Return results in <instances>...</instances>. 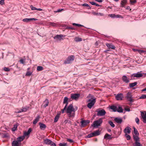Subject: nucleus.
Returning <instances> with one entry per match:
<instances>
[{
	"instance_id": "obj_42",
	"label": "nucleus",
	"mask_w": 146,
	"mask_h": 146,
	"mask_svg": "<svg viewBox=\"0 0 146 146\" xmlns=\"http://www.w3.org/2000/svg\"><path fill=\"white\" fill-rule=\"evenodd\" d=\"M94 137V133H91L88 134L87 136V137L88 138H90V137Z\"/></svg>"
},
{
	"instance_id": "obj_57",
	"label": "nucleus",
	"mask_w": 146,
	"mask_h": 146,
	"mask_svg": "<svg viewBox=\"0 0 146 146\" xmlns=\"http://www.w3.org/2000/svg\"><path fill=\"white\" fill-rule=\"evenodd\" d=\"M5 0H1L0 1V4L1 5H3L4 4Z\"/></svg>"
},
{
	"instance_id": "obj_19",
	"label": "nucleus",
	"mask_w": 146,
	"mask_h": 146,
	"mask_svg": "<svg viewBox=\"0 0 146 146\" xmlns=\"http://www.w3.org/2000/svg\"><path fill=\"white\" fill-rule=\"evenodd\" d=\"M39 125H40V129L42 130H44L46 127L45 124L42 123H39Z\"/></svg>"
},
{
	"instance_id": "obj_17",
	"label": "nucleus",
	"mask_w": 146,
	"mask_h": 146,
	"mask_svg": "<svg viewBox=\"0 0 146 146\" xmlns=\"http://www.w3.org/2000/svg\"><path fill=\"white\" fill-rule=\"evenodd\" d=\"M131 130V128L130 127H127L124 129V132L125 134H129Z\"/></svg>"
},
{
	"instance_id": "obj_62",
	"label": "nucleus",
	"mask_w": 146,
	"mask_h": 146,
	"mask_svg": "<svg viewBox=\"0 0 146 146\" xmlns=\"http://www.w3.org/2000/svg\"><path fill=\"white\" fill-rule=\"evenodd\" d=\"M90 3L92 5H96V3L93 1H90Z\"/></svg>"
},
{
	"instance_id": "obj_22",
	"label": "nucleus",
	"mask_w": 146,
	"mask_h": 146,
	"mask_svg": "<svg viewBox=\"0 0 146 146\" xmlns=\"http://www.w3.org/2000/svg\"><path fill=\"white\" fill-rule=\"evenodd\" d=\"M122 79L123 81L127 83L129 82V79L126 76H123L122 77Z\"/></svg>"
},
{
	"instance_id": "obj_1",
	"label": "nucleus",
	"mask_w": 146,
	"mask_h": 146,
	"mask_svg": "<svg viewBox=\"0 0 146 146\" xmlns=\"http://www.w3.org/2000/svg\"><path fill=\"white\" fill-rule=\"evenodd\" d=\"M77 110L73 108L72 104L69 105L67 108L66 110V113L70 119H73L75 115V111Z\"/></svg>"
},
{
	"instance_id": "obj_29",
	"label": "nucleus",
	"mask_w": 146,
	"mask_h": 146,
	"mask_svg": "<svg viewBox=\"0 0 146 146\" xmlns=\"http://www.w3.org/2000/svg\"><path fill=\"white\" fill-rule=\"evenodd\" d=\"M111 135L108 133H106L104 136V138L105 139H111Z\"/></svg>"
},
{
	"instance_id": "obj_33",
	"label": "nucleus",
	"mask_w": 146,
	"mask_h": 146,
	"mask_svg": "<svg viewBox=\"0 0 146 146\" xmlns=\"http://www.w3.org/2000/svg\"><path fill=\"white\" fill-rule=\"evenodd\" d=\"M137 84V82H135L132 83H131L129 84V87L131 88L135 86Z\"/></svg>"
},
{
	"instance_id": "obj_48",
	"label": "nucleus",
	"mask_w": 146,
	"mask_h": 146,
	"mask_svg": "<svg viewBox=\"0 0 146 146\" xmlns=\"http://www.w3.org/2000/svg\"><path fill=\"white\" fill-rule=\"evenodd\" d=\"M30 7L31 10H37V8L35 7H33V5H31Z\"/></svg>"
},
{
	"instance_id": "obj_35",
	"label": "nucleus",
	"mask_w": 146,
	"mask_h": 146,
	"mask_svg": "<svg viewBox=\"0 0 146 146\" xmlns=\"http://www.w3.org/2000/svg\"><path fill=\"white\" fill-rule=\"evenodd\" d=\"M117 111L119 112L122 113L123 112V110L121 107L119 106L117 108Z\"/></svg>"
},
{
	"instance_id": "obj_52",
	"label": "nucleus",
	"mask_w": 146,
	"mask_h": 146,
	"mask_svg": "<svg viewBox=\"0 0 146 146\" xmlns=\"http://www.w3.org/2000/svg\"><path fill=\"white\" fill-rule=\"evenodd\" d=\"M135 146H142V145L139 142H135Z\"/></svg>"
},
{
	"instance_id": "obj_49",
	"label": "nucleus",
	"mask_w": 146,
	"mask_h": 146,
	"mask_svg": "<svg viewBox=\"0 0 146 146\" xmlns=\"http://www.w3.org/2000/svg\"><path fill=\"white\" fill-rule=\"evenodd\" d=\"M32 72L30 71H28L27 72L26 76H30L32 74Z\"/></svg>"
},
{
	"instance_id": "obj_30",
	"label": "nucleus",
	"mask_w": 146,
	"mask_h": 146,
	"mask_svg": "<svg viewBox=\"0 0 146 146\" xmlns=\"http://www.w3.org/2000/svg\"><path fill=\"white\" fill-rule=\"evenodd\" d=\"M94 136H96L99 135L100 134V132L99 130H96L94 132Z\"/></svg>"
},
{
	"instance_id": "obj_23",
	"label": "nucleus",
	"mask_w": 146,
	"mask_h": 146,
	"mask_svg": "<svg viewBox=\"0 0 146 146\" xmlns=\"http://www.w3.org/2000/svg\"><path fill=\"white\" fill-rule=\"evenodd\" d=\"M29 108V107L28 106H26L25 107H22V108L21 109V112H25L27 111Z\"/></svg>"
},
{
	"instance_id": "obj_50",
	"label": "nucleus",
	"mask_w": 146,
	"mask_h": 146,
	"mask_svg": "<svg viewBox=\"0 0 146 146\" xmlns=\"http://www.w3.org/2000/svg\"><path fill=\"white\" fill-rule=\"evenodd\" d=\"M3 69L6 72H8L10 70V69L9 68L6 67H4Z\"/></svg>"
},
{
	"instance_id": "obj_28",
	"label": "nucleus",
	"mask_w": 146,
	"mask_h": 146,
	"mask_svg": "<svg viewBox=\"0 0 146 146\" xmlns=\"http://www.w3.org/2000/svg\"><path fill=\"white\" fill-rule=\"evenodd\" d=\"M60 115V114H58L55 117L54 120V122H56L58 121V119H59Z\"/></svg>"
},
{
	"instance_id": "obj_36",
	"label": "nucleus",
	"mask_w": 146,
	"mask_h": 146,
	"mask_svg": "<svg viewBox=\"0 0 146 146\" xmlns=\"http://www.w3.org/2000/svg\"><path fill=\"white\" fill-rule=\"evenodd\" d=\"M134 129V133L135 135H138L139 133L137 129L135 128V127H133Z\"/></svg>"
},
{
	"instance_id": "obj_34",
	"label": "nucleus",
	"mask_w": 146,
	"mask_h": 146,
	"mask_svg": "<svg viewBox=\"0 0 146 146\" xmlns=\"http://www.w3.org/2000/svg\"><path fill=\"white\" fill-rule=\"evenodd\" d=\"M117 108L115 106H112L110 107V108L113 111H116L117 110Z\"/></svg>"
},
{
	"instance_id": "obj_20",
	"label": "nucleus",
	"mask_w": 146,
	"mask_h": 146,
	"mask_svg": "<svg viewBox=\"0 0 146 146\" xmlns=\"http://www.w3.org/2000/svg\"><path fill=\"white\" fill-rule=\"evenodd\" d=\"M127 2V0H122L121 3V7H124L125 5L126 4Z\"/></svg>"
},
{
	"instance_id": "obj_43",
	"label": "nucleus",
	"mask_w": 146,
	"mask_h": 146,
	"mask_svg": "<svg viewBox=\"0 0 146 146\" xmlns=\"http://www.w3.org/2000/svg\"><path fill=\"white\" fill-rule=\"evenodd\" d=\"M64 9H58L57 11H54V12L55 13L60 12H61L62 11H64Z\"/></svg>"
},
{
	"instance_id": "obj_18",
	"label": "nucleus",
	"mask_w": 146,
	"mask_h": 146,
	"mask_svg": "<svg viewBox=\"0 0 146 146\" xmlns=\"http://www.w3.org/2000/svg\"><path fill=\"white\" fill-rule=\"evenodd\" d=\"M25 137L24 136H20L17 138V141L21 143V142L22 141L25 139Z\"/></svg>"
},
{
	"instance_id": "obj_63",
	"label": "nucleus",
	"mask_w": 146,
	"mask_h": 146,
	"mask_svg": "<svg viewBox=\"0 0 146 146\" xmlns=\"http://www.w3.org/2000/svg\"><path fill=\"white\" fill-rule=\"evenodd\" d=\"M121 17V16L119 15H115V17L120 18Z\"/></svg>"
},
{
	"instance_id": "obj_56",
	"label": "nucleus",
	"mask_w": 146,
	"mask_h": 146,
	"mask_svg": "<svg viewBox=\"0 0 146 146\" xmlns=\"http://www.w3.org/2000/svg\"><path fill=\"white\" fill-rule=\"evenodd\" d=\"M109 16L111 17L112 18H115V15L114 14H109Z\"/></svg>"
},
{
	"instance_id": "obj_41",
	"label": "nucleus",
	"mask_w": 146,
	"mask_h": 146,
	"mask_svg": "<svg viewBox=\"0 0 146 146\" xmlns=\"http://www.w3.org/2000/svg\"><path fill=\"white\" fill-rule=\"evenodd\" d=\"M110 124V125L113 127H115V125L111 121H110L108 122Z\"/></svg>"
},
{
	"instance_id": "obj_11",
	"label": "nucleus",
	"mask_w": 146,
	"mask_h": 146,
	"mask_svg": "<svg viewBox=\"0 0 146 146\" xmlns=\"http://www.w3.org/2000/svg\"><path fill=\"white\" fill-rule=\"evenodd\" d=\"M65 36V35H57L54 37V38L57 40H60L62 39V37H64Z\"/></svg>"
},
{
	"instance_id": "obj_25",
	"label": "nucleus",
	"mask_w": 146,
	"mask_h": 146,
	"mask_svg": "<svg viewBox=\"0 0 146 146\" xmlns=\"http://www.w3.org/2000/svg\"><path fill=\"white\" fill-rule=\"evenodd\" d=\"M133 50L134 51H137L140 54H141L143 53L144 52H145V51L140 50L136 49H133Z\"/></svg>"
},
{
	"instance_id": "obj_6",
	"label": "nucleus",
	"mask_w": 146,
	"mask_h": 146,
	"mask_svg": "<svg viewBox=\"0 0 146 146\" xmlns=\"http://www.w3.org/2000/svg\"><path fill=\"white\" fill-rule=\"evenodd\" d=\"M98 110L97 111L98 116H103L106 113L104 109H98Z\"/></svg>"
},
{
	"instance_id": "obj_5",
	"label": "nucleus",
	"mask_w": 146,
	"mask_h": 146,
	"mask_svg": "<svg viewBox=\"0 0 146 146\" xmlns=\"http://www.w3.org/2000/svg\"><path fill=\"white\" fill-rule=\"evenodd\" d=\"M132 97V96L131 93L129 92L126 94V98L128 101L133 102L134 101V99Z\"/></svg>"
},
{
	"instance_id": "obj_61",
	"label": "nucleus",
	"mask_w": 146,
	"mask_h": 146,
	"mask_svg": "<svg viewBox=\"0 0 146 146\" xmlns=\"http://www.w3.org/2000/svg\"><path fill=\"white\" fill-rule=\"evenodd\" d=\"M50 145L52 146H56V144L54 143L52 141L50 143Z\"/></svg>"
},
{
	"instance_id": "obj_47",
	"label": "nucleus",
	"mask_w": 146,
	"mask_h": 146,
	"mask_svg": "<svg viewBox=\"0 0 146 146\" xmlns=\"http://www.w3.org/2000/svg\"><path fill=\"white\" fill-rule=\"evenodd\" d=\"M125 136L127 140H129L130 139L131 137L129 135H127V134H125Z\"/></svg>"
},
{
	"instance_id": "obj_27",
	"label": "nucleus",
	"mask_w": 146,
	"mask_h": 146,
	"mask_svg": "<svg viewBox=\"0 0 146 146\" xmlns=\"http://www.w3.org/2000/svg\"><path fill=\"white\" fill-rule=\"evenodd\" d=\"M18 125V123H17L14 124L13 127L12 128V131H15L16 130Z\"/></svg>"
},
{
	"instance_id": "obj_13",
	"label": "nucleus",
	"mask_w": 146,
	"mask_h": 146,
	"mask_svg": "<svg viewBox=\"0 0 146 146\" xmlns=\"http://www.w3.org/2000/svg\"><path fill=\"white\" fill-rule=\"evenodd\" d=\"M143 74L141 73L138 72L136 74H134L131 75V77H136L137 78H140L142 77Z\"/></svg>"
},
{
	"instance_id": "obj_21",
	"label": "nucleus",
	"mask_w": 146,
	"mask_h": 146,
	"mask_svg": "<svg viewBox=\"0 0 146 146\" xmlns=\"http://www.w3.org/2000/svg\"><path fill=\"white\" fill-rule=\"evenodd\" d=\"M31 128H29L27 132H25L24 133V135L23 136H24L25 137V136L29 135L31 133Z\"/></svg>"
},
{
	"instance_id": "obj_60",
	"label": "nucleus",
	"mask_w": 146,
	"mask_h": 146,
	"mask_svg": "<svg viewBox=\"0 0 146 146\" xmlns=\"http://www.w3.org/2000/svg\"><path fill=\"white\" fill-rule=\"evenodd\" d=\"M83 5L84 6H86L87 7H90L89 9H90V7L89 6V5L87 4V3H84Z\"/></svg>"
},
{
	"instance_id": "obj_38",
	"label": "nucleus",
	"mask_w": 146,
	"mask_h": 146,
	"mask_svg": "<svg viewBox=\"0 0 146 146\" xmlns=\"http://www.w3.org/2000/svg\"><path fill=\"white\" fill-rule=\"evenodd\" d=\"M74 40L76 42H79V41H80L82 40V39L81 38L78 37H76L74 39Z\"/></svg>"
},
{
	"instance_id": "obj_54",
	"label": "nucleus",
	"mask_w": 146,
	"mask_h": 146,
	"mask_svg": "<svg viewBox=\"0 0 146 146\" xmlns=\"http://www.w3.org/2000/svg\"><path fill=\"white\" fill-rule=\"evenodd\" d=\"M67 107V106H65L64 109L62 110L61 111L62 113H63L64 112V111L65 110L66 111Z\"/></svg>"
},
{
	"instance_id": "obj_24",
	"label": "nucleus",
	"mask_w": 146,
	"mask_h": 146,
	"mask_svg": "<svg viewBox=\"0 0 146 146\" xmlns=\"http://www.w3.org/2000/svg\"><path fill=\"white\" fill-rule=\"evenodd\" d=\"M68 98L67 97H65L64 98V101H63V104H66V105L65 106H67L68 104Z\"/></svg>"
},
{
	"instance_id": "obj_40",
	"label": "nucleus",
	"mask_w": 146,
	"mask_h": 146,
	"mask_svg": "<svg viewBox=\"0 0 146 146\" xmlns=\"http://www.w3.org/2000/svg\"><path fill=\"white\" fill-rule=\"evenodd\" d=\"M129 1L131 5L134 4L137 2L136 0H130Z\"/></svg>"
},
{
	"instance_id": "obj_53",
	"label": "nucleus",
	"mask_w": 146,
	"mask_h": 146,
	"mask_svg": "<svg viewBox=\"0 0 146 146\" xmlns=\"http://www.w3.org/2000/svg\"><path fill=\"white\" fill-rule=\"evenodd\" d=\"M135 121L137 124H139V120L137 117H136L135 119Z\"/></svg>"
},
{
	"instance_id": "obj_4",
	"label": "nucleus",
	"mask_w": 146,
	"mask_h": 146,
	"mask_svg": "<svg viewBox=\"0 0 146 146\" xmlns=\"http://www.w3.org/2000/svg\"><path fill=\"white\" fill-rule=\"evenodd\" d=\"M74 58L75 57L74 55H71L68 56L66 60L64 61V63L66 64L71 63L74 60Z\"/></svg>"
},
{
	"instance_id": "obj_46",
	"label": "nucleus",
	"mask_w": 146,
	"mask_h": 146,
	"mask_svg": "<svg viewBox=\"0 0 146 146\" xmlns=\"http://www.w3.org/2000/svg\"><path fill=\"white\" fill-rule=\"evenodd\" d=\"M72 25L74 26H77L79 27H83V26L79 24H77L75 23H72Z\"/></svg>"
},
{
	"instance_id": "obj_44",
	"label": "nucleus",
	"mask_w": 146,
	"mask_h": 146,
	"mask_svg": "<svg viewBox=\"0 0 146 146\" xmlns=\"http://www.w3.org/2000/svg\"><path fill=\"white\" fill-rule=\"evenodd\" d=\"M59 146H67L66 143H60L59 144Z\"/></svg>"
},
{
	"instance_id": "obj_31",
	"label": "nucleus",
	"mask_w": 146,
	"mask_h": 146,
	"mask_svg": "<svg viewBox=\"0 0 146 146\" xmlns=\"http://www.w3.org/2000/svg\"><path fill=\"white\" fill-rule=\"evenodd\" d=\"M48 103L49 102L48 100H46L44 101L43 106L45 108L46 107L48 106Z\"/></svg>"
},
{
	"instance_id": "obj_26",
	"label": "nucleus",
	"mask_w": 146,
	"mask_h": 146,
	"mask_svg": "<svg viewBox=\"0 0 146 146\" xmlns=\"http://www.w3.org/2000/svg\"><path fill=\"white\" fill-rule=\"evenodd\" d=\"M40 116H37L36 119L34 120L33 123L34 124H36V123L39 121V119H40Z\"/></svg>"
},
{
	"instance_id": "obj_55",
	"label": "nucleus",
	"mask_w": 146,
	"mask_h": 146,
	"mask_svg": "<svg viewBox=\"0 0 146 146\" xmlns=\"http://www.w3.org/2000/svg\"><path fill=\"white\" fill-rule=\"evenodd\" d=\"M67 29H70L71 30H74V29L72 27H69V26H67L66 28Z\"/></svg>"
},
{
	"instance_id": "obj_9",
	"label": "nucleus",
	"mask_w": 146,
	"mask_h": 146,
	"mask_svg": "<svg viewBox=\"0 0 146 146\" xmlns=\"http://www.w3.org/2000/svg\"><path fill=\"white\" fill-rule=\"evenodd\" d=\"M90 121L88 120H82L81 121V127H83L86 125L87 124L89 123H90Z\"/></svg>"
},
{
	"instance_id": "obj_58",
	"label": "nucleus",
	"mask_w": 146,
	"mask_h": 146,
	"mask_svg": "<svg viewBox=\"0 0 146 146\" xmlns=\"http://www.w3.org/2000/svg\"><path fill=\"white\" fill-rule=\"evenodd\" d=\"M67 141L70 143H72L73 142V141L72 139H67Z\"/></svg>"
},
{
	"instance_id": "obj_3",
	"label": "nucleus",
	"mask_w": 146,
	"mask_h": 146,
	"mask_svg": "<svg viewBox=\"0 0 146 146\" xmlns=\"http://www.w3.org/2000/svg\"><path fill=\"white\" fill-rule=\"evenodd\" d=\"M103 122L102 119L100 118L98 120L94 121L92 126L94 127L100 126Z\"/></svg>"
},
{
	"instance_id": "obj_15",
	"label": "nucleus",
	"mask_w": 146,
	"mask_h": 146,
	"mask_svg": "<svg viewBox=\"0 0 146 146\" xmlns=\"http://www.w3.org/2000/svg\"><path fill=\"white\" fill-rule=\"evenodd\" d=\"M114 120L118 124H121L122 122V119L121 118H119V117L115 118L114 119Z\"/></svg>"
},
{
	"instance_id": "obj_39",
	"label": "nucleus",
	"mask_w": 146,
	"mask_h": 146,
	"mask_svg": "<svg viewBox=\"0 0 146 146\" xmlns=\"http://www.w3.org/2000/svg\"><path fill=\"white\" fill-rule=\"evenodd\" d=\"M43 70V68L41 66H38L37 67V70L38 71H40Z\"/></svg>"
},
{
	"instance_id": "obj_51",
	"label": "nucleus",
	"mask_w": 146,
	"mask_h": 146,
	"mask_svg": "<svg viewBox=\"0 0 146 146\" xmlns=\"http://www.w3.org/2000/svg\"><path fill=\"white\" fill-rule=\"evenodd\" d=\"M15 113H21V110H19L18 109H17L15 111Z\"/></svg>"
},
{
	"instance_id": "obj_2",
	"label": "nucleus",
	"mask_w": 146,
	"mask_h": 146,
	"mask_svg": "<svg viewBox=\"0 0 146 146\" xmlns=\"http://www.w3.org/2000/svg\"><path fill=\"white\" fill-rule=\"evenodd\" d=\"M87 98H89L87 101V102H89L87 105V107L90 109L94 105L96 102V99L90 94L88 96Z\"/></svg>"
},
{
	"instance_id": "obj_59",
	"label": "nucleus",
	"mask_w": 146,
	"mask_h": 146,
	"mask_svg": "<svg viewBox=\"0 0 146 146\" xmlns=\"http://www.w3.org/2000/svg\"><path fill=\"white\" fill-rule=\"evenodd\" d=\"M50 25L53 26H55L56 25V24L54 23H50Z\"/></svg>"
},
{
	"instance_id": "obj_7",
	"label": "nucleus",
	"mask_w": 146,
	"mask_h": 146,
	"mask_svg": "<svg viewBox=\"0 0 146 146\" xmlns=\"http://www.w3.org/2000/svg\"><path fill=\"white\" fill-rule=\"evenodd\" d=\"M80 96V94H71V98L75 100H77Z\"/></svg>"
},
{
	"instance_id": "obj_8",
	"label": "nucleus",
	"mask_w": 146,
	"mask_h": 146,
	"mask_svg": "<svg viewBox=\"0 0 146 146\" xmlns=\"http://www.w3.org/2000/svg\"><path fill=\"white\" fill-rule=\"evenodd\" d=\"M141 116L143 118V121L144 123H146V112H141Z\"/></svg>"
},
{
	"instance_id": "obj_12",
	"label": "nucleus",
	"mask_w": 146,
	"mask_h": 146,
	"mask_svg": "<svg viewBox=\"0 0 146 146\" xmlns=\"http://www.w3.org/2000/svg\"><path fill=\"white\" fill-rule=\"evenodd\" d=\"M21 143L14 140L12 143V146H21Z\"/></svg>"
},
{
	"instance_id": "obj_10",
	"label": "nucleus",
	"mask_w": 146,
	"mask_h": 146,
	"mask_svg": "<svg viewBox=\"0 0 146 146\" xmlns=\"http://www.w3.org/2000/svg\"><path fill=\"white\" fill-rule=\"evenodd\" d=\"M123 97V94L121 93L118 94L115 96V98L117 100H122Z\"/></svg>"
},
{
	"instance_id": "obj_45",
	"label": "nucleus",
	"mask_w": 146,
	"mask_h": 146,
	"mask_svg": "<svg viewBox=\"0 0 146 146\" xmlns=\"http://www.w3.org/2000/svg\"><path fill=\"white\" fill-rule=\"evenodd\" d=\"M140 99H146V95H142L140 97Z\"/></svg>"
},
{
	"instance_id": "obj_16",
	"label": "nucleus",
	"mask_w": 146,
	"mask_h": 146,
	"mask_svg": "<svg viewBox=\"0 0 146 146\" xmlns=\"http://www.w3.org/2000/svg\"><path fill=\"white\" fill-rule=\"evenodd\" d=\"M106 44L108 48H111L114 50L115 49V47L111 44L107 43Z\"/></svg>"
},
{
	"instance_id": "obj_32",
	"label": "nucleus",
	"mask_w": 146,
	"mask_h": 146,
	"mask_svg": "<svg viewBox=\"0 0 146 146\" xmlns=\"http://www.w3.org/2000/svg\"><path fill=\"white\" fill-rule=\"evenodd\" d=\"M44 143L46 144L50 145L52 141L50 140L47 139L44 140Z\"/></svg>"
},
{
	"instance_id": "obj_14",
	"label": "nucleus",
	"mask_w": 146,
	"mask_h": 146,
	"mask_svg": "<svg viewBox=\"0 0 146 146\" xmlns=\"http://www.w3.org/2000/svg\"><path fill=\"white\" fill-rule=\"evenodd\" d=\"M37 19L34 18H25L24 19H23V21L25 22H28L30 21L34 20V21H36L37 20Z\"/></svg>"
},
{
	"instance_id": "obj_37",
	"label": "nucleus",
	"mask_w": 146,
	"mask_h": 146,
	"mask_svg": "<svg viewBox=\"0 0 146 146\" xmlns=\"http://www.w3.org/2000/svg\"><path fill=\"white\" fill-rule=\"evenodd\" d=\"M133 138L135 141V142H138L137 141L139 140V138L138 136V135H133Z\"/></svg>"
},
{
	"instance_id": "obj_64",
	"label": "nucleus",
	"mask_w": 146,
	"mask_h": 146,
	"mask_svg": "<svg viewBox=\"0 0 146 146\" xmlns=\"http://www.w3.org/2000/svg\"><path fill=\"white\" fill-rule=\"evenodd\" d=\"M20 62L22 64H24V60L23 59H21L20 61Z\"/></svg>"
}]
</instances>
